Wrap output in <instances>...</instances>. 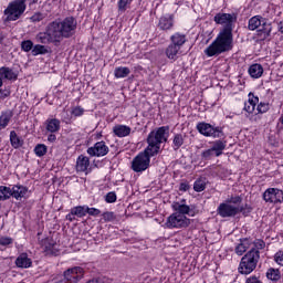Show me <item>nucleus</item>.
<instances>
[{
	"label": "nucleus",
	"instance_id": "1",
	"mask_svg": "<svg viewBox=\"0 0 283 283\" xmlns=\"http://www.w3.org/2000/svg\"><path fill=\"white\" fill-rule=\"evenodd\" d=\"M168 138L169 126H161L156 130L150 132L147 137L148 146L132 161L133 171L136 174L147 171V169H149V163H151V157L156 156V154L160 151V145H163V143H167Z\"/></svg>",
	"mask_w": 283,
	"mask_h": 283
},
{
	"label": "nucleus",
	"instance_id": "2",
	"mask_svg": "<svg viewBox=\"0 0 283 283\" xmlns=\"http://www.w3.org/2000/svg\"><path fill=\"white\" fill-rule=\"evenodd\" d=\"M77 25L78 22L74 17H67L62 21L55 20L46 25L45 31L36 34L35 41L42 45L61 43L63 39H71L73 34H76Z\"/></svg>",
	"mask_w": 283,
	"mask_h": 283
},
{
	"label": "nucleus",
	"instance_id": "3",
	"mask_svg": "<svg viewBox=\"0 0 283 283\" xmlns=\"http://www.w3.org/2000/svg\"><path fill=\"white\" fill-rule=\"evenodd\" d=\"M233 50V32L231 25L224 27L216 40L205 50L206 56H220Z\"/></svg>",
	"mask_w": 283,
	"mask_h": 283
},
{
	"label": "nucleus",
	"instance_id": "4",
	"mask_svg": "<svg viewBox=\"0 0 283 283\" xmlns=\"http://www.w3.org/2000/svg\"><path fill=\"white\" fill-rule=\"evenodd\" d=\"M28 0H12L3 11V22L10 23L12 21H19L25 13Z\"/></svg>",
	"mask_w": 283,
	"mask_h": 283
},
{
	"label": "nucleus",
	"instance_id": "5",
	"mask_svg": "<svg viewBox=\"0 0 283 283\" xmlns=\"http://www.w3.org/2000/svg\"><path fill=\"white\" fill-rule=\"evenodd\" d=\"M258 262H260V251L255 250V248L250 249L242 256L240 265H239V273L242 275H249L255 271L258 268Z\"/></svg>",
	"mask_w": 283,
	"mask_h": 283
},
{
	"label": "nucleus",
	"instance_id": "6",
	"mask_svg": "<svg viewBox=\"0 0 283 283\" xmlns=\"http://www.w3.org/2000/svg\"><path fill=\"white\" fill-rule=\"evenodd\" d=\"M258 28L261 29L258 30ZM248 29L251 31L258 30V36L261 39V41H265V39H269V36H271L273 27L262 15H254L249 20Z\"/></svg>",
	"mask_w": 283,
	"mask_h": 283
},
{
	"label": "nucleus",
	"instance_id": "7",
	"mask_svg": "<svg viewBox=\"0 0 283 283\" xmlns=\"http://www.w3.org/2000/svg\"><path fill=\"white\" fill-rule=\"evenodd\" d=\"M191 224V220L187 216L174 212L167 218L165 227L167 229H185Z\"/></svg>",
	"mask_w": 283,
	"mask_h": 283
},
{
	"label": "nucleus",
	"instance_id": "8",
	"mask_svg": "<svg viewBox=\"0 0 283 283\" xmlns=\"http://www.w3.org/2000/svg\"><path fill=\"white\" fill-rule=\"evenodd\" d=\"M197 129L199 134H202L203 136H212V138H222V136H224V133H222V128H214L207 123H199L197 125Z\"/></svg>",
	"mask_w": 283,
	"mask_h": 283
},
{
	"label": "nucleus",
	"instance_id": "9",
	"mask_svg": "<svg viewBox=\"0 0 283 283\" xmlns=\"http://www.w3.org/2000/svg\"><path fill=\"white\" fill-rule=\"evenodd\" d=\"M217 213L221 218H235L238 216V207L223 202L219 205Z\"/></svg>",
	"mask_w": 283,
	"mask_h": 283
},
{
	"label": "nucleus",
	"instance_id": "10",
	"mask_svg": "<svg viewBox=\"0 0 283 283\" xmlns=\"http://www.w3.org/2000/svg\"><path fill=\"white\" fill-rule=\"evenodd\" d=\"M87 154L88 156L101 158V156L109 154V147H107L105 142H97L93 147L87 148Z\"/></svg>",
	"mask_w": 283,
	"mask_h": 283
},
{
	"label": "nucleus",
	"instance_id": "11",
	"mask_svg": "<svg viewBox=\"0 0 283 283\" xmlns=\"http://www.w3.org/2000/svg\"><path fill=\"white\" fill-rule=\"evenodd\" d=\"M83 277V268L75 266L64 272V280L67 283H78V280Z\"/></svg>",
	"mask_w": 283,
	"mask_h": 283
},
{
	"label": "nucleus",
	"instance_id": "12",
	"mask_svg": "<svg viewBox=\"0 0 283 283\" xmlns=\"http://www.w3.org/2000/svg\"><path fill=\"white\" fill-rule=\"evenodd\" d=\"M214 23L218 25H224V28H228L230 25L231 32H233V21H235V17L231 13H217L214 15Z\"/></svg>",
	"mask_w": 283,
	"mask_h": 283
},
{
	"label": "nucleus",
	"instance_id": "13",
	"mask_svg": "<svg viewBox=\"0 0 283 283\" xmlns=\"http://www.w3.org/2000/svg\"><path fill=\"white\" fill-rule=\"evenodd\" d=\"M28 196V188L22 185H15L10 188L9 197L15 198V200H21V198H25Z\"/></svg>",
	"mask_w": 283,
	"mask_h": 283
},
{
	"label": "nucleus",
	"instance_id": "14",
	"mask_svg": "<svg viewBox=\"0 0 283 283\" xmlns=\"http://www.w3.org/2000/svg\"><path fill=\"white\" fill-rule=\"evenodd\" d=\"M158 28L164 31L171 30V28H174V14L163 15L159 19Z\"/></svg>",
	"mask_w": 283,
	"mask_h": 283
},
{
	"label": "nucleus",
	"instance_id": "15",
	"mask_svg": "<svg viewBox=\"0 0 283 283\" xmlns=\"http://www.w3.org/2000/svg\"><path fill=\"white\" fill-rule=\"evenodd\" d=\"M0 77L6 81H17V78H19V74L8 66H2L0 67Z\"/></svg>",
	"mask_w": 283,
	"mask_h": 283
},
{
	"label": "nucleus",
	"instance_id": "16",
	"mask_svg": "<svg viewBox=\"0 0 283 283\" xmlns=\"http://www.w3.org/2000/svg\"><path fill=\"white\" fill-rule=\"evenodd\" d=\"M15 265L19 269H30L32 266V260L28 258V253H22L17 258Z\"/></svg>",
	"mask_w": 283,
	"mask_h": 283
},
{
	"label": "nucleus",
	"instance_id": "17",
	"mask_svg": "<svg viewBox=\"0 0 283 283\" xmlns=\"http://www.w3.org/2000/svg\"><path fill=\"white\" fill-rule=\"evenodd\" d=\"M170 42L172 43V45H177V48L182 49V45L187 43V35L180 32H176L170 36Z\"/></svg>",
	"mask_w": 283,
	"mask_h": 283
},
{
	"label": "nucleus",
	"instance_id": "18",
	"mask_svg": "<svg viewBox=\"0 0 283 283\" xmlns=\"http://www.w3.org/2000/svg\"><path fill=\"white\" fill-rule=\"evenodd\" d=\"M115 136L118 138H125V136H129L132 134V127L125 125H116L113 128Z\"/></svg>",
	"mask_w": 283,
	"mask_h": 283
},
{
	"label": "nucleus",
	"instance_id": "19",
	"mask_svg": "<svg viewBox=\"0 0 283 283\" xmlns=\"http://www.w3.org/2000/svg\"><path fill=\"white\" fill-rule=\"evenodd\" d=\"M180 46H177L176 44L170 43L166 49V56L167 59H171L172 61H176L178 59V55L180 54Z\"/></svg>",
	"mask_w": 283,
	"mask_h": 283
},
{
	"label": "nucleus",
	"instance_id": "20",
	"mask_svg": "<svg viewBox=\"0 0 283 283\" xmlns=\"http://www.w3.org/2000/svg\"><path fill=\"white\" fill-rule=\"evenodd\" d=\"M184 202H185V199L181 200V203L175 202L172 205V209H174V211H176L175 213H180L181 216L189 214V211H191V208L189 206L185 205Z\"/></svg>",
	"mask_w": 283,
	"mask_h": 283
},
{
	"label": "nucleus",
	"instance_id": "21",
	"mask_svg": "<svg viewBox=\"0 0 283 283\" xmlns=\"http://www.w3.org/2000/svg\"><path fill=\"white\" fill-rule=\"evenodd\" d=\"M251 249V240L249 239H241L240 243L235 247L237 255H242L247 253V250Z\"/></svg>",
	"mask_w": 283,
	"mask_h": 283
},
{
	"label": "nucleus",
	"instance_id": "22",
	"mask_svg": "<svg viewBox=\"0 0 283 283\" xmlns=\"http://www.w3.org/2000/svg\"><path fill=\"white\" fill-rule=\"evenodd\" d=\"M249 74L252 78H260L264 74V67L261 64H252L249 67Z\"/></svg>",
	"mask_w": 283,
	"mask_h": 283
},
{
	"label": "nucleus",
	"instance_id": "23",
	"mask_svg": "<svg viewBox=\"0 0 283 283\" xmlns=\"http://www.w3.org/2000/svg\"><path fill=\"white\" fill-rule=\"evenodd\" d=\"M59 129H61V120L56 118L46 120V132H50L51 134H56Z\"/></svg>",
	"mask_w": 283,
	"mask_h": 283
},
{
	"label": "nucleus",
	"instance_id": "24",
	"mask_svg": "<svg viewBox=\"0 0 283 283\" xmlns=\"http://www.w3.org/2000/svg\"><path fill=\"white\" fill-rule=\"evenodd\" d=\"M258 103H260L259 97H250L249 101L244 103V111L248 112V114H253V112H255V105H258Z\"/></svg>",
	"mask_w": 283,
	"mask_h": 283
},
{
	"label": "nucleus",
	"instance_id": "25",
	"mask_svg": "<svg viewBox=\"0 0 283 283\" xmlns=\"http://www.w3.org/2000/svg\"><path fill=\"white\" fill-rule=\"evenodd\" d=\"M211 148L214 151V156H217V158H218L219 156H222V151H224V149H227V142L216 140L212 143Z\"/></svg>",
	"mask_w": 283,
	"mask_h": 283
},
{
	"label": "nucleus",
	"instance_id": "26",
	"mask_svg": "<svg viewBox=\"0 0 283 283\" xmlns=\"http://www.w3.org/2000/svg\"><path fill=\"white\" fill-rule=\"evenodd\" d=\"M90 167V158L86 156H78L76 161V171H85Z\"/></svg>",
	"mask_w": 283,
	"mask_h": 283
},
{
	"label": "nucleus",
	"instance_id": "27",
	"mask_svg": "<svg viewBox=\"0 0 283 283\" xmlns=\"http://www.w3.org/2000/svg\"><path fill=\"white\" fill-rule=\"evenodd\" d=\"M10 143L14 149H19V147L23 146V140L19 135H17V132L14 130L10 132Z\"/></svg>",
	"mask_w": 283,
	"mask_h": 283
},
{
	"label": "nucleus",
	"instance_id": "28",
	"mask_svg": "<svg viewBox=\"0 0 283 283\" xmlns=\"http://www.w3.org/2000/svg\"><path fill=\"white\" fill-rule=\"evenodd\" d=\"M128 74H132V70L126 66H118L114 70L115 78H127Z\"/></svg>",
	"mask_w": 283,
	"mask_h": 283
},
{
	"label": "nucleus",
	"instance_id": "29",
	"mask_svg": "<svg viewBox=\"0 0 283 283\" xmlns=\"http://www.w3.org/2000/svg\"><path fill=\"white\" fill-rule=\"evenodd\" d=\"M13 113L12 111H6L0 116V127L2 129H6L7 125L10 124V120H12Z\"/></svg>",
	"mask_w": 283,
	"mask_h": 283
},
{
	"label": "nucleus",
	"instance_id": "30",
	"mask_svg": "<svg viewBox=\"0 0 283 283\" xmlns=\"http://www.w3.org/2000/svg\"><path fill=\"white\" fill-rule=\"evenodd\" d=\"M185 145V135L182 134H176L172 139V149L174 151H178L180 147Z\"/></svg>",
	"mask_w": 283,
	"mask_h": 283
},
{
	"label": "nucleus",
	"instance_id": "31",
	"mask_svg": "<svg viewBox=\"0 0 283 283\" xmlns=\"http://www.w3.org/2000/svg\"><path fill=\"white\" fill-rule=\"evenodd\" d=\"M264 202L275 205V188H269L263 192Z\"/></svg>",
	"mask_w": 283,
	"mask_h": 283
},
{
	"label": "nucleus",
	"instance_id": "32",
	"mask_svg": "<svg viewBox=\"0 0 283 283\" xmlns=\"http://www.w3.org/2000/svg\"><path fill=\"white\" fill-rule=\"evenodd\" d=\"M266 277L272 282H277L279 280H281L282 274L280 273V270L270 268L266 272Z\"/></svg>",
	"mask_w": 283,
	"mask_h": 283
},
{
	"label": "nucleus",
	"instance_id": "33",
	"mask_svg": "<svg viewBox=\"0 0 283 283\" xmlns=\"http://www.w3.org/2000/svg\"><path fill=\"white\" fill-rule=\"evenodd\" d=\"M48 46L42 44H35L33 45V49L31 51L32 56H39V54H48Z\"/></svg>",
	"mask_w": 283,
	"mask_h": 283
},
{
	"label": "nucleus",
	"instance_id": "34",
	"mask_svg": "<svg viewBox=\"0 0 283 283\" xmlns=\"http://www.w3.org/2000/svg\"><path fill=\"white\" fill-rule=\"evenodd\" d=\"M72 213L77 216V218H83L87 216V206H77L71 209Z\"/></svg>",
	"mask_w": 283,
	"mask_h": 283
},
{
	"label": "nucleus",
	"instance_id": "35",
	"mask_svg": "<svg viewBox=\"0 0 283 283\" xmlns=\"http://www.w3.org/2000/svg\"><path fill=\"white\" fill-rule=\"evenodd\" d=\"M193 189L197 192L205 191L207 189V180L206 179H197L193 185Z\"/></svg>",
	"mask_w": 283,
	"mask_h": 283
},
{
	"label": "nucleus",
	"instance_id": "36",
	"mask_svg": "<svg viewBox=\"0 0 283 283\" xmlns=\"http://www.w3.org/2000/svg\"><path fill=\"white\" fill-rule=\"evenodd\" d=\"M10 200V187L0 186V201Z\"/></svg>",
	"mask_w": 283,
	"mask_h": 283
},
{
	"label": "nucleus",
	"instance_id": "37",
	"mask_svg": "<svg viewBox=\"0 0 283 283\" xmlns=\"http://www.w3.org/2000/svg\"><path fill=\"white\" fill-rule=\"evenodd\" d=\"M33 49H34V42H32V40H24L21 42L22 52H32Z\"/></svg>",
	"mask_w": 283,
	"mask_h": 283
},
{
	"label": "nucleus",
	"instance_id": "38",
	"mask_svg": "<svg viewBox=\"0 0 283 283\" xmlns=\"http://www.w3.org/2000/svg\"><path fill=\"white\" fill-rule=\"evenodd\" d=\"M34 153L36 156H39V158H41L48 154V146L44 144H38L34 148Z\"/></svg>",
	"mask_w": 283,
	"mask_h": 283
},
{
	"label": "nucleus",
	"instance_id": "39",
	"mask_svg": "<svg viewBox=\"0 0 283 283\" xmlns=\"http://www.w3.org/2000/svg\"><path fill=\"white\" fill-rule=\"evenodd\" d=\"M132 1H134V0H119L117 3L118 12H120V14H123V12H125L127 10V7L132 6Z\"/></svg>",
	"mask_w": 283,
	"mask_h": 283
},
{
	"label": "nucleus",
	"instance_id": "40",
	"mask_svg": "<svg viewBox=\"0 0 283 283\" xmlns=\"http://www.w3.org/2000/svg\"><path fill=\"white\" fill-rule=\"evenodd\" d=\"M251 244L253 245L251 249H255V251H262L266 247V243L262 239H256L254 242L251 241Z\"/></svg>",
	"mask_w": 283,
	"mask_h": 283
},
{
	"label": "nucleus",
	"instance_id": "41",
	"mask_svg": "<svg viewBox=\"0 0 283 283\" xmlns=\"http://www.w3.org/2000/svg\"><path fill=\"white\" fill-rule=\"evenodd\" d=\"M238 208V213H242L243 216H249L251 211H253V208L249 206V203H245L244 206L237 207Z\"/></svg>",
	"mask_w": 283,
	"mask_h": 283
},
{
	"label": "nucleus",
	"instance_id": "42",
	"mask_svg": "<svg viewBox=\"0 0 283 283\" xmlns=\"http://www.w3.org/2000/svg\"><path fill=\"white\" fill-rule=\"evenodd\" d=\"M14 240L10 237H0V247H10Z\"/></svg>",
	"mask_w": 283,
	"mask_h": 283
},
{
	"label": "nucleus",
	"instance_id": "43",
	"mask_svg": "<svg viewBox=\"0 0 283 283\" xmlns=\"http://www.w3.org/2000/svg\"><path fill=\"white\" fill-rule=\"evenodd\" d=\"M259 114H266L269 112V104L260 103L256 107Z\"/></svg>",
	"mask_w": 283,
	"mask_h": 283
},
{
	"label": "nucleus",
	"instance_id": "44",
	"mask_svg": "<svg viewBox=\"0 0 283 283\" xmlns=\"http://www.w3.org/2000/svg\"><path fill=\"white\" fill-rule=\"evenodd\" d=\"M214 154H216V151L212 150V148H209V149L205 150V151L201 154V156H202V158H205V160H209V159L212 158V156H213Z\"/></svg>",
	"mask_w": 283,
	"mask_h": 283
},
{
	"label": "nucleus",
	"instance_id": "45",
	"mask_svg": "<svg viewBox=\"0 0 283 283\" xmlns=\"http://www.w3.org/2000/svg\"><path fill=\"white\" fill-rule=\"evenodd\" d=\"M275 205H277V202H283V191L281 189L275 188Z\"/></svg>",
	"mask_w": 283,
	"mask_h": 283
},
{
	"label": "nucleus",
	"instance_id": "46",
	"mask_svg": "<svg viewBox=\"0 0 283 283\" xmlns=\"http://www.w3.org/2000/svg\"><path fill=\"white\" fill-rule=\"evenodd\" d=\"M43 19H45V15L39 12L31 17V21H33V23H39V21H43Z\"/></svg>",
	"mask_w": 283,
	"mask_h": 283
},
{
	"label": "nucleus",
	"instance_id": "47",
	"mask_svg": "<svg viewBox=\"0 0 283 283\" xmlns=\"http://www.w3.org/2000/svg\"><path fill=\"white\" fill-rule=\"evenodd\" d=\"M84 113H85V109H83V107L81 106H76L75 108L72 109L73 116H83Z\"/></svg>",
	"mask_w": 283,
	"mask_h": 283
},
{
	"label": "nucleus",
	"instance_id": "48",
	"mask_svg": "<svg viewBox=\"0 0 283 283\" xmlns=\"http://www.w3.org/2000/svg\"><path fill=\"white\" fill-rule=\"evenodd\" d=\"M86 213H88V216H101V210L86 206Z\"/></svg>",
	"mask_w": 283,
	"mask_h": 283
},
{
	"label": "nucleus",
	"instance_id": "49",
	"mask_svg": "<svg viewBox=\"0 0 283 283\" xmlns=\"http://www.w3.org/2000/svg\"><path fill=\"white\" fill-rule=\"evenodd\" d=\"M105 201L108 203L116 201V192H108L105 197Z\"/></svg>",
	"mask_w": 283,
	"mask_h": 283
},
{
	"label": "nucleus",
	"instance_id": "50",
	"mask_svg": "<svg viewBox=\"0 0 283 283\" xmlns=\"http://www.w3.org/2000/svg\"><path fill=\"white\" fill-rule=\"evenodd\" d=\"M103 218L105 222H112L114 220V212H104Z\"/></svg>",
	"mask_w": 283,
	"mask_h": 283
},
{
	"label": "nucleus",
	"instance_id": "51",
	"mask_svg": "<svg viewBox=\"0 0 283 283\" xmlns=\"http://www.w3.org/2000/svg\"><path fill=\"white\" fill-rule=\"evenodd\" d=\"M191 189V186H189V182L185 181L181 182L179 186V191H189Z\"/></svg>",
	"mask_w": 283,
	"mask_h": 283
},
{
	"label": "nucleus",
	"instance_id": "52",
	"mask_svg": "<svg viewBox=\"0 0 283 283\" xmlns=\"http://www.w3.org/2000/svg\"><path fill=\"white\" fill-rule=\"evenodd\" d=\"M274 260H275L276 264H280V266H283V253L282 254L276 253L274 256Z\"/></svg>",
	"mask_w": 283,
	"mask_h": 283
},
{
	"label": "nucleus",
	"instance_id": "53",
	"mask_svg": "<svg viewBox=\"0 0 283 283\" xmlns=\"http://www.w3.org/2000/svg\"><path fill=\"white\" fill-rule=\"evenodd\" d=\"M229 202H231L232 205H240L242 202V197L237 196V197H232Z\"/></svg>",
	"mask_w": 283,
	"mask_h": 283
},
{
	"label": "nucleus",
	"instance_id": "54",
	"mask_svg": "<svg viewBox=\"0 0 283 283\" xmlns=\"http://www.w3.org/2000/svg\"><path fill=\"white\" fill-rule=\"evenodd\" d=\"M10 96L9 90H0V98H8Z\"/></svg>",
	"mask_w": 283,
	"mask_h": 283
},
{
	"label": "nucleus",
	"instance_id": "55",
	"mask_svg": "<svg viewBox=\"0 0 283 283\" xmlns=\"http://www.w3.org/2000/svg\"><path fill=\"white\" fill-rule=\"evenodd\" d=\"M247 283H262V281H260V279L256 276H252L247 280Z\"/></svg>",
	"mask_w": 283,
	"mask_h": 283
},
{
	"label": "nucleus",
	"instance_id": "56",
	"mask_svg": "<svg viewBox=\"0 0 283 283\" xmlns=\"http://www.w3.org/2000/svg\"><path fill=\"white\" fill-rule=\"evenodd\" d=\"M74 213H72V210H71V213L66 214V220H69V222H74L75 218H74Z\"/></svg>",
	"mask_w": 283,
	"mask_h": 283
},
{
	"label": "nucleus",
	"instance_id": "57",
	"mask_svg": "<svg viewBox=\"0 0 283 283\" xmlns=\"http://www.w3.org/2000/svg\"><path fill=\"white\" fill-rule=\"evenodd\" d=\"M48 140H49V143H54V142L56 140V135L50 134V135L48 136Z\"/></svg>",
	"mask_w": 283,
	"mask_h": 283
},
{
	"label": "nucleus",
	"instance_id": "58",
	"mask_svg": "<svg viewBox=\"0 0 283 283\" xmlns=\"http://www.w3.org/2000/svg\"><path fill=\"white\" fill-rule=\"evenodd\" d=\"M86 283H105V282H103V279H93V280H90Z\"/></svg>",
	"mask_w": 283,
	"mask_h": 283
},
{
	"label": "nucleus",
	"instance_id": "59",
	"mask_svg": "<svg viewBox=\"0 0 283 283\" xmlns=\"http://www.w3.org/2000/svg\"><path fill=\"white\" fill-rule=\"evenodd\" d=\"M279 31L283 34V21L279 23Z\"/></svg>",
	"mask_w": 283,
	"mask_h": 283
},
{
	"label": "nucleus",
	"instance_id": "60",
	"mask_svg": "<svg viewBox=\"0 0 283 283\" xmlns=\"http://www.w3.org/2000/svg\"><path fill=\"white\" fill-rule=\"evenodd\" d=\"M0 87H3V77H0Z\"/></svg>",
	"mask_w": 283,
	"mask_h": 283
},
{
	"label": "nucleus",
	"instance_id": "61",
	"mask_svg": "<svg viewBox=\"0 0 283 283\" xmlns=\"http://www.w3.org/2000/svg\"><path fill=\"white\" fill-rule=\"evenodd\" d=\"M3 41V35L0 32V43Z\"/></svg>",
	"mask_w": 283,
	"mask_h": 283
},
{
	"label": "nucleus",
	"instance_id": "62",
	"mask_svg": "<svg viewBox=\"0 0 283 283\" xmlns=\"http://www.w3.org/2000/svg\"><path fill=\"white\" fill-rule=\"evenodd\" d=\"M32 1V3H38L39 2V0H31Z\"/></svg>",
	"mask_w": 283,
	"mask_h": 283
},
{
	"label": "nucleus",
	"instance_id": "63",
	"mask_svg": "<svg viewBox=\"0 0 283 283\" xmlns=\"http://www.w3.org/2000/svg\"><path fill=\"white\" fill-rule=\"evenodd\" d=\"M281 123H282V125H283V116H282Z\"/></svg>",
	"mask_w": 283,
	"mask_h": 283
}]
</instances>
